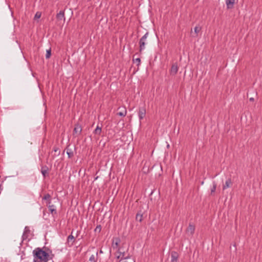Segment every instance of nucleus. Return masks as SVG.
Instances as JSON below:
<instances>
[{"label":"nucleus","instance_id":"7ed1b4c3","mask_svg":"<svg viewBox=\"0 0 262 262\" xmlns=\"http://www.w3.org/2000/svg\"><path fill=\"white\" fill-rule=\"evenodd\" d=\"M146 114V110L144 107H141L139 108L138 111V117L140 120L143 119L145 116Z\"/></svg>","mask_w":262,"mask_h":262},{"label":"nucleus","instance_id":"6ab92c4d","mask_svg":"<svg viewBox=\"0 0 262 262\" xmlns=\"http://www.w3.org/2000/svg\"><path fill=\"white\" fill-rule=\"evenodd\" d=\"M67 154L69 158H71L73 156V152L71 149H67Z\"/></svg>","mask_w":262,"mask_h":262},{"label":"nucleus","instance_id":"9d476101","mask_svg":"<svg viewBox=\"0 0 262 262\" xmlns=\"http://www.w3.org/2000/svg\"><path fill=\"white\" fill-rule=\"evenodd\" d=\"M98 251H96L95 254H92L89 258V262H97L98 259Z\"/></svg>","mask_w":262,"mask_h":262},{"label":"nucleus","instance_id":"a211bd4d","mask_svg":"<svg viewBox=\"0 0 262 262\" xmlns=\"http://www.w3.org/2000/svg\"><path fill=\"white\" fill-rule=\"evenodd\" d=\"M50 198H51V195L49 193H47L44 195V196L42 198V200H47V204H48L49 201L51 200Z\"/></svg>","mask_w":262,"mask_h":262},{"label":"nucleus","instance_id":"4468645a","mask_svg":"<svg viewBox=\"0 0 262 262\" xmlns=\"http://www.w3.org/2000/svg\"><path fill=\"white\" fill-rule=\"evenodd\" d=\"M201 28L200 27L196 26L194 29V33L192 35L193 37H196L198 36L199 32L200 31Z\"/></svg>","mask_w":262,"mask_h":262},{"label":"nucleus","instance_id":"f8f14e48","mask_svg":"<svg viewBox=\"0 0 262 262\" xmlns=\"http://www.w3.org/2000/svg\"><path fill=\"white\" fill-rule=\"evenodd\" d=\"M231 184H232V181H231V179H228L226 181L225 184L223 185V189L224 190H225V189L230 187Z\"/></svg>","mask_w":262,"mask_h":262},{"label":"nucleus","instance_id":"0eeeda50","mask_svg":"<svg viewBox=\"0 0 262 262\" xmlns=\"http://www.w3.org/2000/svg\"><path fill=\"white\" fill-rule=\"evenodd\" d=\"M235 2H237L238 0H226V4L227 8H232Z\"/></svg>","mask_w":262,"mask_h":262},{"label":"nucleus","instance_id":"c756f323","mask_svg":"<svg viewBox=\"0 0 262 262\" xmlns=\"http://www.w3.org/2000/svg\"><path fill=\"white\" fill-rule=\"evenodd\" d=\"M121 258V255H120V254L119 255H118V256H117V258L119 259V258Z\"/></svg>","mask_w":262,"mask_h":262},{"label":"nucleus","instance_id":"c85d7f7f","mask_svg":"<svg viewBox=\"0 0 262 262\" xmlns=\"http://www.w3.org/2000/svg\"><path fill=\"white\" fill-rule=\"evenodd\" d=\"M134 61H135L136 63H137V64H140V63L141 60H140V59L139 58H136V59H135L134 60Z\"/></svg>","mask_w":262,"mask_h":262},{"label":"nucleus","instance_id":"f257e3e1","mask_svg":"<svg viewBox=\"0 0 262 262\" xmlns=\"http://www.w3.org/2000/svg\"><path fill=\"white\" fill-rule=\"evenodd\" d=\"M33 253L34 262H48L51 258L49 254L40 248H35Z\"/></svg>","mask_w":262,"mask_h":262},{"label":"nucleus","instance_id":"2eb2a0df","mask_svg":"<svg viewBox=\"0 0 262 262\" xmlns=\"http://www.w3.org/2000/svg\"><path fill=\"white\" fill-rule=\"evenodd\" d=\"M81 130H82L81 127L79 125H77L74 128V132L75 134H80L81 132Z\"/></svg>","mask_w":262,"mask_h":262},{"label":"nucleus","instance_id":"a878e982","mask_svg":"<svg viewBox=\"0 0 262 262\" xmlns=\"http://www.w3.org/2000/svg\"><path fill=\"white\" fill-rule=\"evenodd\" d=\"M101 230V225H97L96 227V228L95 229V232H100Z\"/></svg>","mask_w":262,"mask_h":262},{"label":"nucleus","instance_id":"5701e85b","mask_svg":"<svg viewBox=\"0 0 262 262\" xmlns=\"http://www.w3.org/2000/svg\"><path fill=\"white\" fill-rule=\"evenodd\" d=\"M136 220L137 221H139L140 222H141L142 221V215L138 213L136 215Z\"/></svg>","mask_w":262,"mask_h":262},{"label":"nucleus","instance_id":"bb28decb","mask_svg":"<svg viewBox=\"0 0 262 262\" xmlns=\"http://www.w3.org/2000/svg\"><path fill=\"white\" fill-rule=\"evenodd\" d=\"M53 150L55 152H57L55 156H58L60 155V151H59V149L57 147H54Z\"/></svg>","mask_w":262,"mask_h":262},{"label":"nucleus","instance_id":"2f4dec72","mask_svg":"<svg viewBox=\"0 0 262 262\" xmlns=\"http://www.w3.org/2000/svg\"><path fill=\"white\" fill-rule=\"evenodd\" d=\"M99 253H103V251H102V250H100V251H99Z\"/></svg>","mask_w":262,"mask_h":262},{"label":"nucleus","instance_id":"f03ea898","mask_svg":"<svg viewBox=\"0 0 262 262\" xmlns=\"http://www.w3.org/2000/svg\"><path fill=\"white\" fill-rule=\"evenodd\" d=\"M148 36V33L146 32L140 39V51L144 50L145 48V46L146 44V39Z\"/></svg>","mask_w":262,"mask_h":262},{"label":"nucleus","instance_id":"dca6fc26","mask_svg":"<svg viewBox=\"0 0 262 262\" xmlns=\"http://www.w3.org/2000/svg\"><path fill=\"white\" fill-rule=\"evenodd\" d=\"M101 131H102L101 127H99L98 125H97L96 128H95V129L94 131V133L95 134L100 135L101 133Z\"/></svg>","mask_w":262,"mask_h":262},{"label":"nucleus","instance_id":"393cba45","mask_svg":"<svg viewBox=\"0 0 262 262\" xmlns=\"http://www.w3.org/2000/svg\"><path fill=\"white\" fill-rule=\"evenodd\" d=\"M29 232H30V230H29V228L27 226L25 227V229H24L23 235V237L24 238V236H25L26 233H28Z\"/></svg>","mask_w":262,"mask_h":262},{"label":"nucleus","instance_id":"cd10ccee","mask_svg":"<svg viewBox=\"0 0 262 262\" xmlns=\"http://www.w3.org/2000/svg\"><path fill=\"white\" fill-rule=\"evenodd\" d=\"M40 16H41V13L37 12H36V13L35 15L34 19L39 18L40 17Z\"/></svg>","mask_w":262,"mask_h":262},{"label":"nucleus","instance_id":"423d86ee","mask_svg":"<svg viewBox=\"0 0 262 262\" xmlns=\"http://www.w3.org/2000/svg\"><path fill=\"white\" fill-rule=\"evenodd\" d=\"M195 231V226L192 224H189L188 228L187 229L186 232L188 234L192 235Z\"/></svg>","mask_w":262,"mask_h":262},{"label":"nucleus","instance_id":"412c9836","mask_svg":"<svg viewBox=\"0 0 262 262\" xmlns=\"http://www.w3.org/2000/svg\"><path fill=\"white\" fill-rule=\"evenodd\" d=\"M119 249H118V253H119L121 256V259H128L129 258V256H126V257H125L124 255H125V253L124 252H120L119 251Z\"/></svg>","mask_w":262,"mask_h":262},{"label":"nucleus","instance_id":"9b49d317","mask_svg":"<svg viewBox=\"0 0 262 262\" xmlns=\"http://www.w3.org/2000/svg\"><path fill=\"white\" fill-rule=\"evenodd\" d=\"M120 243V239L118 238L114 239L112 242V247L114 249H117L119 244Z\"/></svg>","mask_w":262,"mask_h":262},{"label":"nucleus","instance_id":"7c9ffc66","mask_svg":"<svg viewBox=\"0 0 262 262\" xmlns=\"http://www.w3.org/2000/svg\"><path fill=\"white\" fill-rule=\"evenodd\" d=\"M253 100H254V98H250V101H252Z\"/></svg>","mask_w":262,"mask_h":262},{"label":"nucleus","instance_id":"f3484780","mask_svg":"<svg viewBox=\"0 0 262 262\" xmlns=\"http://www.w3.org/2000/svg\"><path fill=\"white\" fill-rule=\"evenodd\" d=\"M47 171H48V167L47 166H45V167H42V168L41 169V172L44 177H45L46 176V174L47 173Z\"/></svg>","mask_w":262,"mask_h":262},{"label":"nucleus","instance_id":"1a4fd4ad","mask_svg":"<svg viewBox=\"0 0 262 262\" xmlns=\"http://www.w3.org/2000/svg\"><path fill=\"white\" fill-rule=\"evenodd\" d=\"M178 71V67L177 64H173L171 66V69L170 70V74L171 75H175Z\"/></svg>","mask_w":262,"mask_h":262},{"label":"nucleus","instance_id":"6e6552de","mask_svg":"<svg viewBox=\"0 0 262 262\" xmlns=\"http://www.w3.org/2000/svg\"><path fill=\"white\" fill-rule=\"evenodd\" d=\"M51 200H49L48 202V204H47L48 206L49 211L52 214H53V213L56 214V207L54 205L51 204Z\"/></svg>","mask_w":262,"mask_h":262},{"label":"nucleus","instance_id":"20e7f679","mask_svg":"<svg viewBox=\"0 0 262 262\" xmlns=\"http://www.w3.org/2000/svg\"><path fill=\"white\" fill-rule=\"evenodd\" d=\"M119 112L117 113V115L121 117H125L127 114L126 108L124 106H120L118 108Z\"/></svg>","mask_w":262,"mask_h":262},{"label":"nucleus","instance_id":"4be33fe9","mask_svg":"<svg viewBox=\"0 0 262 262\" xmlns=\"http://www.w3.org/2000/svg\"><path fill=\"white\" fill-rule=\"evenodd\" d=\"M51 55V51L50 49L47 50L46 51V58H49Z\"/></svg>","mask_w":262,"mask_h":262},{"label":"nucleus","instance_id":"39448f33","mask_svg":"<svg viewBox=\"0 0 262 262\" xmlns=\"http://www.w3.org/2000/svg\"><path fill=\"white\" fill-rule=\"evenodd\" d=\"M179 258V254L176 251H172L171 253V260L170 262H178Z\"/></svg>","mask_w":262,"mask_h":262},{"label":"nucleus","instance_id":"aec40b11","mask_svg":"<svg viewBox=\"0 0 262 262\" xmlns=\"http://www.w3.org/2000/svg\"><path fill=\"white\" fill-rule=\"evenodd\" d=\"M216 184L215 183V182H213V184H212V187L211 189V193L215 192V191L216 190Z\"/></svg>","mask_w":262,"mask_h":262},{"label":"nucleus","instance_id":"b1692460","mask_svg":"<svg viewBox=\"0 0 262 262\" xmlns=\"http://www.w3.org/2000/svg\"><path fill=\"white\" fill-rule=\"evenodd\" d=\"M74 237L72 235H70L68 237V242H70V241H72V245L73 244V242H74Z\"/></svg>","mask_w":262,"mask_h":262},{"label":"nucleus","instance_id":"ddd939ff","mask_svg":"<svg viewBox=\"0 0 262 262\" xmlns=\"http://www.w3.org/2000/svg\"><path fill=\"white\" fill-rule=\"evenodd\" d=\"M56 17L58 20L63 19L64 20H65L64 11H60L58 13H57Z\"/></svg>","mask_w":262,"mask_h":262},{"label":"nucleus","instance_id":"473e14b6","mask_svg":"<svg viewBox=\"0 0 262 262\" xmlns=\"http://www.w3.org/2000/svg\"><path fill=\"white\" fill-rule=\"evenodd\" d=\"M124 262H127V261H124Z\"/></svg>","mask_w":262,"mask_h":262}]
</instances>
